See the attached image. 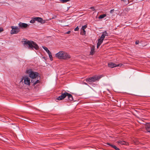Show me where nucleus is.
Masks as SVG:
<instances>
[{
	"mask_svg": "<svg viewBox=\"0 0 150 150\" xmlns=\"http://www.w3.org/2000/svg\"><path fill=\"white\" fill-rule=\"evenodd\" d=\"M23 45L25 47H28L30 49H33L34 48L36 50L39 49L38 45L34 42L25 40L23 42Z\"/></svg>",
	"mask_w": 150,
	"mask_h": 150,
	"instance_id": "f257e3e1",
	"label": "nucleus"
},
{
	"mask_svg": "<svg viewBox=\"0 0 150 150\" xmlns=\"http://www.w3.org/2000/svg\"><path fill=\"white\" fill-rule=\"evenodd\" d=\"M55 57L60 59H67L71 58L69 54L63 51H59L56 54Z\"/></svg>",
	"mask_w": 150,
	"mask_h": 150,
	"instance_id": "f03ea898",
	"label": "nucleus"
},
{
	"mask_svg": "<svg viewBox=\"0 0 150 150\" xmlns=\"http://www.w3.org/2000/svg\"><path fill=\"white\" fill-rule=\"evenodd\" d=\"M66 96L68 98L69 101H72L73 100V98L72 96L70 94L66 92H65L64 93H62L61 95L59 96L57 98V99L60 100H62L64 99Z\"/></svg>",
	"mask_w": 150,
	"mask_h": 150,
	"instance_id": "7ed1b4c3",
	"label": "nucleus"
},
{
	"mask_svg": "<svg viewBox=\"0 0 150 150\" xmlns=\"http://www.w3.org/2000/svg\"><path fill=\"white\" fill-rule=\"evenodd\" d=\"M102 77V76L101 75H95L92 77L86 79V81L88 83H90L98 81Z\"/></svg>",
	"mask_w": 150,
	"mask_h": 150,
	"instance_id": "20e7f679",
	"label": "nucleus"
},
{
	"mask_svg": "<svg viewBox=\"0 0 150 150\" xmlns=\"http://www.w3.org/2000/svg\"><path fill=\"white\" fill-rule=\"evenodd\" d=\"M26 73L28 74L29 76L31 79H33L37 78L38 76V73L33 71L31 69H29L26 71Z\"/></svg>",
	"mask_w": 150,
	"mask_h": 150,
	"instance_id": "39448f33",
	"label": "nucleus"
},
{
	"mask_svg": "<svg viewBox=\"0 0 150 150\" xmlns=\"http://www.w3.org/2000/svg\"><path fill=\"white\" fill-rule=\"evenodd\" d=\"M108 36V34L106 31L104 32L103 33L102 35H101L100 38L98 39V42L97 46V48H98L99 47L103 42V40H104L105 37L106 36Z\"/></svg>",
	"mask_w": 150,
	"mask_h": 150,
	"instance_id": "423d86ee",
	"label": "nucleus"
},
{
	"mask_svg": "<svg viewBox=\"0 0 150 150\" xmlns=\"http://www.w3.org/2000/svg\"><path fill=\"white\" fill-rule=\"evenodd\" d=\"M24 82V84L26 85L29 86L30 85V79L27 76H23L20 82Z\"/></svg>",
	"mask_w": 150,
	"mask_h": 150,
	"instance_id": "0eeeda50",
	"label": "nucleus"
},
{
	"mask_svg": "<svg viewBox=\"0 0 150 150\" xmlns=\"http://www.w3.org/2000/svg\"><path fill=\"white\" fill-rule=\"evenodd\" d=\"M11 28L12 30L11 31L10 33L12 35L17 34L20 31V29L18 26H12Z\"/></svg>",
	"mask_w": 150,
	"mask_h": 150,
	"instance_id": "6e6552de",
	"label": "nucleus"
},
{
	"mask_svg": "<svg viewBox=\"0 0 150 150\" xmlns=\"http://www.w3.org/2000/svg\"><path fill=\"white\" fill-rule=\"evenodd\" d=\"M122 65V64H116L112 62H109L108 63V67L111 68H113L116 67H121Z\"/></svg>",
	"mask_w": 150,
	"mask_h": 150,
	"instance_id": "1a4fd4ad",
	"label": "nucleus"
},
{
	"mask_svg": "<svg viewBox=\"0 0 150 150\" xmlns=\"http://www.w3.org/2000/svg\"><path fill=\"white\" fill-rule=\"evenodd\" d=\"M18 25L19 27L22 29L26 28L28 26L27 24L22 22H20Z\"/></svg>",
	"mask_w": 150,
	"mask_h": 150,
	"instance_id": "9d476101",
	"label": "nucleus"
},
{
	"mask_svg": "<svg viewBox=\"0 0 150 150\" xmlns=\"http://www.w3.org/2000/svg\"><path fill=\"white\" fill-rule=\"evenodd\" d=\"M34 19L35 21H37L38 22L41 23H44L43 22V19L42 18L39 17H34Z\"/></svg>",
	"mask_w": 150,
	"mask_h": 150,
	"instance_id": "9b49d317",
	"label": "nucleus"
},
{
	"mask_svg": "<svg viewBox=\"0 0 150 150\" xmlns=\"http://www.w3.org/2000/svg\"><path fill=\"white\" fill-rule=\"evenodd\" d=\"M118 144H121L122 145H128V143L125 142V141H118L117 142Z\"/></svg>",
	"mask_w": 150,
	"mask_h": 150,
	"instance_id": "f8f14e48",
	"label": "nucleus"
},
{
	"mask_svg": "<svg viewBox=\"0 0 150 150\" xmlns=\"http://www.w3.org/2000/svg\"><path fill=\"white\" fill-rule=\"evenodd\" d=\"M145 128L146 131L150 133V124H147L146 125Z\"/></svg>",
	"mask_w": 150,
	"mask_h": 150,
	"instance_id": "ddd939ff",
	"label": "nucleus"
},
{
	"mask_svg": "<svg viewBox=\"0 0 150 150\" xmlns=\"http://www.w3.org/2000/svg\"><path fill=\"white\" fill-rule=\"evenodd\" d=\"M108 144L110 146H111L114 149L116 150H120V149L117 147L115 146L110 144L109 143H108Z\"/></svg>",
	"mask_w": 150,
	"mask_h": 150,
	"instance_id": "4468645a",
	"label": "nucleus"
},
{
	"mask_svg": "<svg viewBox=\"0 0 150 150\" xmlns=\"http://www.w3.org/2000/svg\"><path fill=\"white\" fill-rule=\"evenodd\" d=\"M47 53L49 55V57L50 58V60L51 61H52L53 60V58L51 52L50 51L49 52H47Z\"/></svg>",
	"mask_w": 150,
	"mask_h": 150,
	"instance_id": "2eb2a0df",
	"label": "nucleus"
},
{
	"mask_svg": "<svg viewBox=\"0 0 150 150\" xmlns=\"http://www.w3.org/2000/svg\"><path fill=\"white\" fill-rule=\"evenodd\" d=\"M106 16V15L105 14H103L101 15H100L99 17H98V18L99 19H102L104 17H105Z\"/></svg>",
	"mask_w": 150,
	"mask_h": 150,
	"instance_id": "dca6fc26",
	"label": "nucleus"
},
{
	"mask_svg": "<svg viewBox=\"0 0 150 150\" xmlns=\"http://www.w3.org/2000/svg\"><path fill=\"white\" fill-rule=\"evenodd\" d=\"M94 47H92L91 48V51L90 52V54L91 55H93V54L94 52Z\"/></svg>",
	"mask_w": 150,
	"mask_h": 150,
	"instance_id": "f3484780",
	"label": "nucleus"
},
{
	"mask_svg": "<svg viewBox=\"0 0 150 150\" xmlns=\"http://www.w3.org/2000/svg\"><path fill=\"white\" fill-rule=\"evenodd\" d=\"M42 48L45 50V51L47 53V52H49L50 51L48 49V48L45 46H42Z\"/></svg>",
	"mask_w": 150,
	"mask_h": 150,
	"instance_id": "a211bd4d",
	"label": "nucleus"
},
{
	"mask_svg": "<svg viewBox=\"0 0 150 150\" xmlns=\"http://www.w3.org/2000/svg\"><path fill=\"white\" fill-rule=\"evenodd\" d=\"M40 82V81L39 80H37L35 82H34L33 84V86H35L36 84L39 83Z\"/></svg>",
	"mask_w": 150,
	"mask_h": 150,
	"instance_id": "6ab92c4d",
	"label": "nucleus"
},
{
	"mask_svg": "<svg viewBox=\"0 0 150 150\" xmlns=\"http://www.w3.org/2000/svg\"><path fill=\"white\" fill-rule=\"evenodd\" d=\"M81 34L82 35H85L86 34V32L85 30H82L81 32Z\"/></svg>",
	"mask_w": 150,
	"mask_h": 150,
	"instance_id": "aec40b11",
	"label": "nucleus"
},
{
	"mask_svg": "<svg viewBox=\"0 0 150 150\" xmlns=\"http://www.w3.org/2000/svg\"><path fill=\"white\" fill-rule=\"evenodd\" d=\"M35 20L34 19V18H32V19L30 21V23H34L35 22Z\"/></svg>",
	"mask_w": 150,
	"mask_h": 150,
	"instance_id": "412c9836",
	"label": "nucleus"
},
{
	"mask_svg": "<svg viewBox=\"0 0 150 150\" xmlns=\"http://www.w3.org/2000/svg\"><path fill=\"white\" fill-rule=\"evenodd\" d=\"M87 26L86 25H84L81 28V30H85V29L86 28Z\"/></svg>",
	"mask_w": 150,
	"mask_h": 150,
	"instance_id": "4be33fe9",
	"label": "nucleus"
},
{
	"mask_svg": "<svg viewBox=\"0 0 150 150\" xmlns=\"http://www.w3.org/2000/svg\"><path fill=\"white\" fill-rule=\"evenodd\" d=\"M60 1L62 3L66 2L69 1V0H60Z\"/></svg>",
	"mask_w": 150,
	"mask_h": 150,
	"instance_id": "5701e85b",
	"label": "nucleus"
},
{
	"mask_svg": "<svg viewBox=\"0 0 150 150\" xmlns=\"http://www.w3.org/2000/svg\"><path fill=\"white\" fill-rule=\"evenodd\" d=\"M79 28L78 27V26H77L76 28H75L74 29V30L75 31H78L79 30Z\"/></svg>",
	"mask_w": 150,
	"mask_h": 150,
	"instance_id": "b1692460",
	"label": "nucleus"
},
{
	"mask_svg": "<svg viewBox=\"0 0 150 150\" xmlns=\"http://www.w3.org/2000/svg\"><path fill=\"white\" fill-rule=\"evenodd\" d=\"M4 31L3 28L1 27H0V32H2Z\"/></svg>",
	"mask_w": 150,
	"mask_h": 150,
	"instance_id": "393cba45",
	"label": "nucleus"
},
{
	"mask_svg": "<svg viewBox=\"0 0 150 150\" xmlns=\"http://www.w3.org/2000/svg\"><path fill=\"white\" fill-rule=\"evenodd\" d=\"M71 32L70 31H67V32L65 34H68L70 33Z\"/></svg>",
	"mask_w": 150,
	"mask_h": 150,
	"instance_id": "a878e982",
	"label": "nucleus"
},
{
	"mask_svg": "<svg viewBox=\"0 0 150 150\" xmlns=\"http://www.w3.org/2000/svg\"><path fill=\"white\" fill-rule=\"evenodd\" d=\"M90 8L93 11H94L95 10V9L94 8V7H91Z\"/></svg>",
	"mask_w": 150,
	"mask_h": 150,
	"instance_id": "bb28decb",
	"label": "nucleus"
},
{
	"mask_svg": "<svg viewBox=\"0 0 150 150\" xmlns=\"http://www.w3.org/2000/svg\"><path fill=\"white\" fill-rule=\"evenodd\" d=\"M139 43V41H136L135 42V43L136 44H138Z\"/></svg>",
	"mask_w": 150,
	"mask_h": 150,
	"instance_id": "cd10ccee",
	"label": "nucleus"
},
{
	"mask_svg": "<svg viewBox=\"0 0 150 150\" xmlns=\"http://www.w3.org/2000/svg\"><path fill=\"white\" fill-rule=\"evenodd\" d=\"M121 1H123L124 2H126L127 1H128V0H121Z\"/></svg>",
	"mask_w": 150,
	"mask_h": 150,
	"instance_id": "c85d7f7f",
	"label": "nucleus"
},
{
	"mask_svg": "<svg viewBox=\"0 0 150 150\" xmlns=\"http://www.w3.org/2000/svg\"><path fill=\"white\" fill-rule=\"evenodd\" d=\"M113 11V10H111L110 11V13H112V11Z\"/></svg>",
	"mask_w": 150,
	"mask_h": 150,
	"instance_id": "c756f323",
	"label": "nucleus"
},
{
	"mask_svg": "<svg viewBox=\"0 0 150 150\" xmlns=\"http://www.w3.org/2000/svg\"><path fill=\"white\" fill-rule=\"evenodd\" d=\"M83 84H85L86 85H88V84L87 83H86L85 82H84Z\"/></svg>",
	"mask_w": 150,
	"mask_h": 150,
	"instance_id": "7c9ffc66",
	"label": "nucleus"
}]
</instances>
